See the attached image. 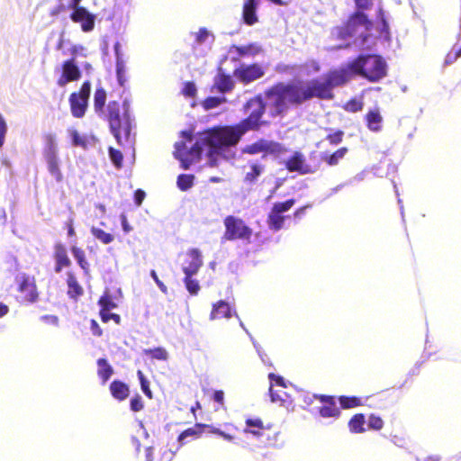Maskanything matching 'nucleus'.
I'll list each match as a JSON object with an SVG mask.
<instances>
[{
    "mask_svg": "<svg viewBox=\"0 0 461 461\" xmlns=\"http://www.w3.org/2000/svg\"><path fill=\"white\" fill-rule=\"evenodd\" d=\"M344 131L342 130H337L334 132H330L326 135V140L332 146H337L342 142L344 138Z\"/></svg>",
    "mask_w": 461,
    "mask_h": 461,
    "instance_id": "nucleus-51",
    "label": "nucleus"
},
{
    "mask_svg": "<svg viewBox=\"0 0 461 461\" xmlns=\"http://www.w3.org/2000/svg\"><path fill=\"white\" fill-rule=\"evenodd\" d=\"M285 168L289 172H298L301 175L312 174L315 172L311 166L305 163V158L300 151H294L285 162Z\"/></svg>",
    "mask_w": 461,
    "mask_h": 461,
    "instance_id": "nucleus-15",
    "label": "nucleus"
},
{
    "mask_svg": "<svg viewBox=\"0 0 461 461\" xmlns=\"http://www.w3.org/2000/svg\"><path fill=\"white\" fill-rule=\"evenodd\" d=\"M61 69V76L57 80L58 86L61 87L65 86L69 82L77 81L81 77V71L74 59L65 60L62 63Z\"/></svg>",
    "mask_w": 461,
    "mask_h": 461,
    "instance_id": "nucleus-14",
    "label": "nucleus"
},
{
    "mask_svg": "<svg viewBox=\"0 0 461 461\" xmlns=\"http://www.w3.org/2000/svg\"><path fill=\"white\" fill-rule=\"evenodd\" d=\"M368 429H374V430H380L384 427V420L381 417L371 414L368 417V422H367Z\"/></svg>",
    "mask_w": 461,
    "mask_h": 461,
    "instance_id": "nucleus-54",
    "label": "nucleus"
},
{
    "mask_svg": "<svg viewBox=\"0 0 461 461\" xmlns=\"http://www.w3.org/2000/svg\"><path fill=\"white\" fill-rule=\"evenodd\" d=\"M70 250L78 266L84 271L85 275H89L90 265L86 259L85 250L77 246H72Z\"/></svg>",
    "mask_w": 461,
    "mask_h": 461,
    "instance_id": "nucleus-33",
    "label": "nucleus"
},
{
    "mask_svg": "<svg viewBox=\"0 0 461 461\" xmlns=\"http://www.w3.org/2000/svg\"><path fill=\"white\" fill-rule=\"evenodd\" d=\"M285 217L281 213L276 212L273 208L271 209L267 216V225L273 230H279L284 227Z\"/></svg>",
    "mask_w": 461,
    "mask_h": 461,
    "instance_id": "nucleus-36",
    "label": "nucleus"
},
{
    "mask_svg": "<svg viewBox=\"0 0 461 461\" xmlns=\"http://www.w3.org/2000/svg\"><path fill=\"white\" fill-rule=\"evenodd\" d=\"M364 107V103L361 99L351 98L347 101L342 108L348 113H357L362 111Z\"/></svg>",
    "mask_w": 461,
    "mask_h": 461,
    "instance_id": "nucleus-46",
    "label": "nucleus"
},
{
    "mask_svg": "<svg viewBox=\"0 0 461 461\" xmlns=\"http://www.w3.org/2000/svg\"><path fill=\"white\" fill-rule=\"evenodd\" d=\"M261 47L256 43H249L244 46L233 45L230 52H234L236 56L232 57L233 61H238L243 57L256 56L261 52Z\"/></svg>",
    "mask_w": 461,
    "mask_h": 461,
    "instance_id": "nucleus-24",
    "label": "nucleus"
},
{
    "mask_svg": "<svg viewBox=\"0 0 461 461\" xmlns=\"http://www.w3.org/2000/svg\"><path fill=\"white\" fill-rule=\"evenodd\" d=\"M70 9L72 10L69 15L71 21L80 24L81 30L84 32H89L94 30L95 24V15L94 14L82 5Z\"/></svg>",
    "mask_w": 461,
    "mask_h": 461,
    "instance_id": "nucleus-12",
    "label": "nucleus"
},
{
    "mask_svg": "<svg viewBox=\"0 0 461 461\" xmlns=\"http://www.w3.org/2000/svg\"><path fill=\"white\" fill-rule=\"evenodd\" d=\"M203 148H207V144L202 140V132H200L197 140L187 151L186 163L198 161L201 158Z\"/></svg>",
    "mask_w": 461,
    "mask_h": 461,
    "instance_id": "nucleus-32",
    "label": "nucleus"
},
{
    "mask_svg": "<svg viewBox=\"0 0 461 461\" xmlns=\"http://www.w3.org/2000/svg\"><path fill=\"white\" fill-rule=\"evenodd\" d=\"M212 399L215 402L219 403L224 408V392L222 390H217L213 393Z\"/></svg>",
    "mask_w": 461,
    "mask_h": 461,
    "instance_id": "nucleus-62",
    "label": "nucleus"
},
{
    "mask_svg": "<svg viewBox=\"0 0 461 461\" xmlns=\"http://www.w3.org/2000/svg\"><path fill=\"white\" fill-rule=\"evenodd\" d=\"M146 196V194L143 190L138 189L134 193V201L137 205H140Z\"/></svg>",
    "mask_w": 461,
    "mask_h": 461,
    "instance_id": "nucleus-64",
    "label": "nucleus"
},
{
    "mask_svg": "<svg viewBox=\"0 0 461 461\" xmlns=\"http://www.w3.org/2000/svg\"><path fill=\"white\" fill-rule=\"evenodd\" d=\"M194 176L193 175H186V174H181L178 176L176 180L177 187L181 191H186L190 189L194 185Z\"/></svg>",
    "mask_w": 461,
    "mask_h": 461,
    "instance_id": "nucleus-44",
    "label": "nucleus"
},
{
    "mask_svg": "<svg viewBox=\"0 0 461 461\" xmlns=\"http://www.w3.org/2000/svg\"><path fill=\"white\" fill-rule=\"evenodd\" d=\"M108 151H109V157H110L113 164L115 166V167L121 168L122 166V161H123L122 153L120 150L115 149L112 147L109 148Z\"/></svg>",
    "mask_w": 461,
    "mask_h": 461,
    "instance_id": "nucleus-52",
    "label": "nucleus"
},
{
    "mask_svg": "<svg viewBox=\"0 0 461 461\" xmlns=\"http://www.w3.org/2000/svg\"><path fill=\"white\" fill-rule=\"evenodd\" d=\"M212 433L216 434L223 438L225 440L231 441L233 440L234 437L229 433H226L222 430H221L218 428H215L214 426L211 424H204V423H195L193 427L188 428L182 431L178 436V441L180 443H183L184 440L188 438L192 437L194 438H198L202 436L203 433Z\"/></svg>",
    "mask_w": 461,
    "mask_h": 461,
    "instance_id": "nucleus-11",
    "label": "nucleus"
},
{
    "mask_svg": "<svg viewBox=\"0 0 461 461\" xmlns=\"http://www.w3.org/2000/svg\"><path fill=\"white\" fill-rule=\"evenodd\" d=\"M15 283L23 303H33L38 300L39 294L34 276L22 273L15 277Z\"/></svg>",
    "mask_w": 461,
    "mask_h": 461,
    "instance_id": "nucleus-10",
    "label": "nucleus"
},
{
    "mask_svg": "<svg viewBox=\"0 0 461 461\" xmlns=\"http://www.w3.org/2000/svg\"><path fill=\"white\" fill-rule=\"evenodd\" d=\"M43 139L45 146L42 155L46 161L48 170L57 182H61L63 180V174L60 169V160L55 135L49 132L43 135Z\"/></svg>",
    "mask_w": 461,
    "mask_h": 461,
    "instance_id": "nucleus-6",
    "label": "nucleus"
},
{
    "mask_svg": "<svg viewBox=\"0 0 461 461\" xmlns=\"http://www.w3.org/2000/svg\"><path fill=\"white\" fill-rule=\"evenodd\" d=\"M203 266V258L198 249H190L185 255L182 270L185 275H195Z\"/></svg>",
    "mask_w": 461,
    "mask_h": 461,
    "instance_id": "nucleus-16",
    "label": "nucleus"
},
{
    "mask_svg": "<svg viewBox=\"0 0 461 461\" xmlns=\"http://www.w3.org/2000/svg\"><path fill=\"white\" fill-rule=\"evenodd\" d=\"M269 393H270L271 400L274 402H280V404H285V402H290L287 399L288 395L283 390L275 391L271 385L269 388Z\"/></svg>",
    "mask_w": 461,
    "mask_h": 461,
    "instance_id": "nucleus-48",
    "label": "nucleus"
},
{
    "mask_svg": "<svg viewBox=\"0 0 461 461\" xmlns=\"http://www.w3.org/2000/svg\"><path fill=\"white\" fill-rule=\"evenodd\" d=\"M68 134L71 138L72 144L75 147H85L86 144V141L84 137H82L79 132L75 129H69Z\"/></svg>",
    "mask_w": 461,
    "mask_h": 461,
    "instance_id": "nucleus-53",
    "label": "nucleus"
},
{
    "mask_svg": "<svg viewBox=\"0 0 461 461\" xmlns=\"http://www.w3.org/2000/svg\"><path fill=\"white\" fill-rule=\"evenodd\" d=\"M100 312L110 311L117 307L116 303L113 301L112 294L109 292H104L98 300Z\"/></svg>",
    "mask_w": 461,
    "mask_h": 461,
    "instance_id": "nucleus-38",
    "label": "nucleus"
},
{
    "mask_svg": "<svg viewBox=\"0 0 461 461\" xmlns=\"http://www.w3.org/2000/svg\"><path fill=\"white\" fill-rule=\"evenodd\" d=\"M99 315L101 318V321L104 323L108 322L109 321H113L115 324L120 325L122 319L121 316L117 313H111L109 311L105 312H99Z\"/></svg>",
    "mask_w": 461,
    "mask_h": 461,
    "instance_id": "nucleus-55",
    "label": "nucleus"
},
{
    "mask_svg": "<svg viewBox=\"0 0 461 461\" xmlns=\"http://www.w3.org/2000/svg\"><path fill=\"white\" fill-rule=\"evenodd\" d=\"M112 396L119 402L126 400L130 395V388L127 384L120 380H113L109 386Z\"/></svg>",
    "mask_w": 461,
    "mask_h": 461,
    "instance_id": "nucleus-26",
    "label": "nucleus"
},
{
    "mask_svg": "<svg viewBox=\"0 0 461 461\" xmlns=\"http://www.w3.org/2000/svg\"><path fill=\"white\" fill-rule=\"evenodd\" d=\"M246 427L243 431L245 434H250L255 438H258L259 433H261L266 426L263 420L258 417H250L246 419L245 420Z\"/></svg>",
    "mask_w": 461,
    "mask_h": 461,
    "instance_id": "nucleus-30",
    "label": "nucleus"
},
{
    "mask_svg": "<svg viewBox=\"0 0 461 461\" xmlns=\"http://www.w3.org/2000/svg\"><path fill=\"white\" fill-rule=\"evenodd\" d=\"M125 73H126L125 63L121 57L117 56L116 75H117V79H118L119 85L122 86H123L124 83L126 82Z\"/></svg>",
    "mask_w": 461,
    "mask_h": 461,
    "instance_id": "nucleus-47",
    "label": "nucleus"
},
{
    "mask_svg": "<svg viewBox=\"0 0 461 461\" xmlns=\"http://www.w3.org/2000/svg\"><path fill=\"white\" fill-rule=\"evenodd\" d=\"M285 152H286V149L281 143L263 138L244 146L241 149L242 154H262V158L268 155L279 156Z\"/></svg>",
    "mask_w": 461,
    "mask_h": 461,
    "instance_id": "nucleus-8",
    "label": "nucleus"
},
{
    "mask_svg": "<svg viewBox=\"0 0 461 461\" xmlns=\"http://www.w3.org/2000/svg\"><path fill=\"white\" fill-rule=\"evenodd\" d=\"M233 314L237 315L235 310L227 302L219 300L212 305L210 320L230 319Z\"/></svg>",
    "mask_w": 461,
    "mask_h": 461,
    "instance_id": "nucleus-20",
    "label": "nucleus"
},
{
    "mask_svg": "<svg viewBox=\"0 0 461 461\" xmlns=\"http://www.w3.org/2000/svg\"><path fill=\"white\" fill-rule=\"evenodd\" d=\"M459 54L457 53L456 50H451L450 52H448L446 56V59H445V65H449V64H452L453 62H455L458 58H459Z\"/></svg>",
    "mask_w": 461,
    "mask_h": 461,
    "instance_id": "nucleus-63",
    "label": "nucleus"
},
{
    "mask_svg": "<svg viewBox=\"0 0 461 461\" xmlns=\"http://www.w3.org/2000/svg\"><path fill=\"white\" fill-rule=\"evenodd\" d=\"M314 99L307 80L277 82L267 88L262 95L250 98L246 107L255 106L248 117L236 123L244 135L249 131H258L268 122L262 120L267 112L270 118L284 117L293 106L298 107Z\"/></svg>",
    "mask_w": 461,
    "mask_h": 461,
    "instance_id": "nucleus-1",
    "label": "nucleus"
},
{
    "mask_svg": "<svg viewBox=\"0 0 461 461\" xmlns=\"http://www.w3.org/2000/svg\"><path fill=\"white\" fill-rule=\"evenodd\" d=\"M225 230L222 239L225 240H243L250 242L253 230L246 222L239 217L228 215L223 219Z\"/></svg>",
    "mask_w": 461,
    "mask_h": 461,
    "instance_id": "nucleus-7",
    "label": "nucleus"
},
{
    "mask_svg": "<svg viewBox=\"0 0 461 461\" xmlns=\"http://www.w3.org/2000/svg\"><path fill=\"white\" fill-rule=\"evenodd\" d=\"M90 329L94 336L101 337L103 335V330L101 329L97 321L94 319L90 321Z\"/></svg>",
    "mask_w": 461,
    "mask_h": 461,
    "instance_id": "nucleus-61",
    "label": "nucleus"
},
{
    "mask_svg": "<svg viewBox=\"0 0 461 461\" xmlns=\"http://www.w3.org/2000/svg\"><path fill=\"white\" fill-rule=\"evenodd\" d=\"M91 92V83L85 81L78 92H73L68 98L70 111L75 118L84 117L88 107V99Z\"/></svg>",
    "mask_w": 461,
    "mask_h": 461,
    "instance_id": "nucleus-9",
    "label": "nucleus"
},
{
    "mask_svg": "<svg viewBox=\"0 0 461 461\" xmlns=\"http://www.w3.org/2000/svg\"><path fill=\"white\" fill-rule=\"evenodd\" d=\"M376 14H377V18L379 19V21L381 22V24H382L381 34L384 37L385 40H389L390 39L389 24L386 21L384 11L381 5L377 8Z\"/></svg>",
    "mask_w": 461,
    "mask_h": 461,
    "instance_id": "nucleus-43",
    "label": "nucleus"
},
{
    "mask_svg": "<svg viewBox=\"0 0 461 461\" xmlns=\"http://www.w3.org/2000/svg\"><path fill=\"white\" fill-rule=\"evenodd\" d=\"M249 170L244 176V182L249 184H255L258 177L265 172V165L258 160H249L248 162Z\"/></svg>",
    "mask_w": 461,
    "mask_h": 461,
    "instance_id": "nucleus-25",
    "label": "nucleus"
},
{
    "mask_svg": "<svg viewBox=\"0 0 461 461\" xmlns=\"http://www.w3.org/2000/svg\"><path fill=\"white\" fill-rule=\"evenodd\" d=\"M373 27L374 22L371 18L352 13L343 23L331 29V36L339 41L354 39V43H358L365 49L371 36L369 32Z\"/></svg>",
    "mask_w": 461,
    "mask_h": 461,
    "instance_id": "nucleus-3",
    "label": "nucleus"
},
{
    "mask_svg": "<svg viewBox=\"0 0 461 461\" xmlns=\"http://www.w3.org/2000/svg\"><path fill=\"white\" fill-rule=\"evenodd\" d=\"M257 7V0H245L242 9V17L247 25H253L258 21L256 14Z\"/></svg>",
    "mask_w": 461,
    "mask_h": 461,
    "instance_id": "nucleus-27",
    "label": "nucleus"
},
{
    "mask_svg": "<svg viewBox=\"0 0 461 461\" xmlns=\"http://www.w3.org/2000/svg\"><path fill=\"white\" fill-rule=\"evenodd\" d=\"M242 136L236 124L214 126L202 131V140L207 144L209 158L221 155L228 148L236 146Z\"/></svg>",
    "mask_w": 461,
    "mask_h": 461,
    "instance_id": "nucleus-5",
    "label": "nucleus"
},
{
    "mask_svg": "<svg viewBox=\"0 0 461 461\" xmlns=\"http://www.w3.org/2000/svg\"><path fill=\"white\" fill-rule=\"evenodd\" d=\"M91 233L95 239L104 244H109L113 241L114 238L111 233L104 231L102 229L92 227Z\"/></svg>",
    "mask_w": 461,
    "mask_h": 461,
    "instance_id": "nucleus-45",
    "label": "nucleus"
},
{
    "mask_svg": "<svg viewBox=\"0 0 461 461\" xmlns=\"http://www.w3.org/2000/svg\"><path fill=\"white\" fill-rule=\"evenodd\" d=\"M97 375L102 380L103 384H105L113 374V369L105 358H99L97 360Z\"/></svg>",
    "mask_w": 461,
    "mask_h": 461,
    "instance_id": "nucleus-34",
    "label": "nucleus"
},
{
    "mask_svg": "<svg viewBox=\"0 0 461 461\" xmlns=\"http://www.w3.org/2000/svg\"><path fill=\"white\" fill-rule=\"evenodd\" d=\"M339 402L341 408L351 409L362 405L361 399L357 396H339Z\"/></svg>",
    "mask_w": 461,
    "mask_h": 461,
    "instance_id": "nucleus-41",
    "label": "nucleus"
},
{
    "mask_svg": "<svg viewBox=\"0 0 461 461\" xmlns=\"http://www.w3.org/2000/svg\"><path fill=\"white\" fill-rule=\"evenodd\" d=\"M279 431L272 425L266 424L263 431L256 439L260 447H278L281 444L278 441Z\"/></svg>",
    "mask_w": 461,
    "mask_h": 461,
    "instance_id": "nucleus-18",
    "label": "nucleus"
},
{
    "mask_svg": "<svg viewBox=\"0 0 461 461\" xmlns=\"http://www.w3.org/2000/svg\"><path fill=\"white\" fill-rule=\"evenodd\" d=\"M66 283L68 286L67 294L68 298L77 302L78 299L84 294V288L79 284L76 274L73 271H68L67 273Z\"/></svg>",
    "mask_w": 461,
    "mask_h": 461,
    "instance_id": "nucleus-22",
    "label": "nucleus"
},
{
    "mask_svg": "<svg viewBox=\"0 0 461 461\" xmlns=\"http://www.w3.org/2000/svg\"><path fill=\"white\" fill-rule=\"evenodd\" d=\"M143 354L151 359L167 360L168 354L164 348L158 347L155 348H147L143 350Z\"/></svg>",
    "mask_w": 461,
    "mask_h": 461,
    "instance_id": "nucleus-39",
    "label": "nucleus"
},
{
    "mask_svg": "<svg viewBox=\"0 0 461 461\" xmlns=\"http://www.w3.org/2000/svg\"><path fill=\"white\" fill-rule=\"evenodd\" d=\"M107 94L104 87H96L94 93V110L99 116L104 114Z\"/></svg>",
    "mask_w": 461,
    "mask_h": 461,
    "instance_id": "nucleus-31",
    "label": "nucleus"
},
{
    "mask_svg": "<svg viewBox=\"0 0 461 461\" xmlns=\"http://www.w3.org/2000/svg\"><path fill=\"white\" fill-rule=\"evenodd\" d=\"M137 376H138V378L140 380V387H141V390L144 393V394L149 399H152L153 395H152V392H151V390L149 388V383L147 380V378L145 377L143 372L141 370H138L137 371Z\"/></svg>",
    "mask_w": 461,
    "mask_h": 461,
    "instance_id": "nucleus-49",
    "label": "nucleus"
},
{
    "mask_svg": "<svg viewBox=\"0 0 461 461\" xmlns=\"http://www.w3.org/2000/svg\"><path fill=\"white\" fill-rule=\"evenodd\" d=\"M264 74V68L258 63L240 66L233 72L234 77L243 84H249L259 79Z\"/></svg>",
    "mask_w": 461,
    "mask_h": 461,
    "instance_id": "nucleus-13",
    "label": "nucleus"
},
{
    "mask_svg": "<svg viewBox=\"0 0 461 461\" xmlns=\"http://www.w3.org/2000/svg\"><path fill=\"white\" fill-rule=\"evenodd\" d=\"M313 397L319 400L322 406L319 408V413L323 418H338L340 410L336 404L335 397L325 394H314Z\"/></svg>",
    "mask_w": 461,
    "mask_h": 461,
    "instance_id": "nucleus-17",
    "label": "nucleus"
},
{
    "mask_svg": "<svg viewBox=\"0 0 461 461\" xmlns=\"http://www.w3.org/2000/svg\"><path fill=\"white\" fill-rule=\"evenodd\" d=\"M295 203V200L294 198L288 199L285 202H277L273 204V209L283 214L285 212H288Z\"/></svg>",
    "mask_w": 461,
    "mask_h": 461,
    "instance_id": "nucleus-50",
    "label": "nucleus"
},
{
    "mask_svg": "<svg viewBox=\"0 0 461 461\" xmlns=\"http://www.w3.org/2000/svg\"><path fill=\"white\" fill-rule=\"evenodd\" d=\"M53 258L55 260L54 271L56 273H60L64 268H68L72 265L67 249L61 242L54 244Z\"/></svg>",
    "mask_w": 461,
    "mask_h": 461,
    "instance_id": "nucleus-19",
    "label": "nucleus"
},
{
    "mask_svg": "<svg viewBox=\"0 0 461 461\" xmlns=\"http://www.w3.org/2000/svg\"><path fill=\"white\" fill-rule=\"evenodd\" d=\"M181 135L185 140L175 144L174 156L182 162L184 168H187L186 155L188 150L186 149L185 143L192 141L193 133L192 131H183Z\"/></svg>",
    "mask_w": 461,
    "mask_h": 461,
    "instance_id": "nucleus-23",
    "label": "nucleus"
},
{
    "mask_svg": "<svg viewBox=\"0 0 461 461\" xmlns=\"http://www.w3.org/2000/svg\"><path fill=\"white\" fill-rule=\"evenodd\" d=\"M355 4V11L353 14H358L359 16L368 17L366 14V11H369L374 6V0H353Z\"/></svg>",
    "mask_w": 461,
    "mask_h": 461,
    "instance_id": "nucleus-37",
    "label": "nucleus"
},
{
    "mask_svg": "<svg viewBox=\"0 0 461 461\" xmlns=\"http://www.w3.org/2000/svg\"><path fill=\"white\" fill-rule=\"evenodd\" d=\"M212 88L220 93L225 94L234 88V81L230 75L226 74L221 68H219L213 79Z\"/></svg>",
    "mask_w": 461,
    "mask_h": 461,
    "instance_id": "nucleus-21",
    "label": "nucleus"
},
{
    "mask_svg": "<svg viewBox=\"0 0 461 461\" xmlns=\"http://www.w3.org/2000/svg\"><path fill=\"white\" fill-rule=\"evenodd\" d=\"M208 37V31L205 28H200L199 31L195 33V41L198 44H202L207 40Z\"/></svg>",
    "mask_w": 461,
    "mask_h": 461,
    "instance_id": "nucleus-58",
    "label": "nucleus"
},
{
    "mask_svg": "<svg viewBox=\"0 0 461 461\" xmlns=\"http://www.w3.org/2000/svg\"><path fill=\"white\" fill-rule=\"evenodd\" d=\"M193 276L194 275H185L183 281L188 293L191 295H196L198 294L201 286L198 280L193 278Z\"/></svg>",
    "mask_w": 461,
    "mask_h": 461,
    "instance_id": "nucleus-40",
    "label": "nucleus"
},
{
    "mask_svg": "<svg viewBox=\"0 0 461 461\" xmlns=\"http://www.w3.org/2000/svg\"><path fill=\"white\" fill-rule=\"evenodd\" d=\"M131 410L132 411H140L144 408V403L140 395L136 394L131 398L130 402Z\"/></svg>",
    "mask_w": 461,
    "mask_h": 461,
    "instance_id": "nucleus-57",
    "label": "nucleus"
},
{
    "mask_svg": "<svg viewBox=\"0 0 461 461\" xmlns=\"http://www.w3.org/2000/svg\"><path fill=\"white\" fill-rule=\"evenodd\" d=\"M268 378L271 380L272 383H274L276 385L282 387L283 389L285 388V383L282 376L275 375L274 373H270L268 375Z\"/></svg>",
    "mask_w": 461,
    "mask_h": 461,
    "instance_id": "nucleus-60",
    "label": "nucleus"
},
{
    "mask_svg": "<svg viewBox=\"0 0 461 461\" xmlns=\"http://www.w3.org/2000/svg\"><path fill=\"white\" fill-rule=\"evenodd\" d=\"M182 94L185 97L194 98L197 94V89L194 82L188 81L184 84Z\"/></svg>",
    "mask_w": 461,
    "mask_h": 461,
    "instance_id": "nucleus-56",
    "label": "nucleus"
},
{
    "mask_svg": "<svg viewBox=\"0 0 461 461\" xmlns=\"http://www.w3.org/2000/svg\"><path fill=\"white\" fill-rule=\"evenodd\" d=\"M387 76V64L377 54H360L345 66L325 73L321 77L307 80L314 98L332 100L333 89L344 86L356 77L376 83Z\"/></svg>",
    "mask_w": 461,
    "mask_h": 461,
    "instance_id": "nucleus-2",
    "label": "nucleus"
},
{
    "mask_svg": "<svg viewBox=\"0 0 461 461\" xmlns=\"http://www.w3.org/2000/svg\"><path fill=\"white\" fill-rule=\"evenodd\" d=\"M366 418L363 413H357L351 417L348 421V429L352 433H363L366 431L364 427Z\"/></svg>",
    "mask_w": 461,
    "mask_h": 461,
    "instance_id": "nucleus-35",
    "label": "nucleus"
},
{
    "mask_svg": "<svg viewBox=\"0 0 461 461\" xmlns=\"http://www.w3.org/2000/svg\"><path fill=\"white\" fill-rule=\"evenodd\" d=\"M6 131H7L6 123L4 120V118L2 117V115H0V148H2L4 145Z\"/></svg>",
    "mask_w": 461,
    "mask_h": 461,
    "instance_id": "nucleus-59",
    "label": "nucleus"
},
{
    "mask_svg": "<svg viewBox=\"0 0 461 461\" xmlns=\"http://www.w3.org/2000/svg\"><path fill=\"white\" fill-rule=\"evenodd\" d=\"M348 152L347 147H340L332 153H323L321 157V160L330 167H335L346 157Z\"/></svg>",
    "mask_w": 461,
    "mask_h": 461,
    "instance_id": "nucleus-29",
    "label": "nucleus"
},
{
    "mask_svg": "<svg viewBox=\"0 0 461 461\" xmlns=\"http://www.w3.org/2000/svg\"><path fill=\"white\" fill-rule=\"evenodd\" d=\"M366 127L375 132L380 131L382 129L383 117L379 108H375L367 112L365 116Z\"/></svg>",
    "mask_w": 461,
    "mask_h": 461,
    "instance_id": "nucleus-28",
    "label": "nucleus"
},
{
    "mask_svg": "<svg viewBox=\"0 0 461 461\" xmlns=\"http://www.w3.org/2000/svg\"><path fill=\"white\" fill-rule=\"evenodd\" d=\"M226 101L225 97L209 96L203 100L202 106L204 110L208 111L218 107Z\"/></svg>",
    "mask_w": 461,
    "mask_h": 461,
    "instance_id": "nucleus-42",
    "label": "nucleus"
},
{
    "mask_svg": "<svg viewBox=\"0 0 461 461\" xmlns=\"http://www.w3.org/2000/svg\"><path fill=\"white\" fill-rule=\"evenodd\" d=\"M109 123L110 131L121 146L129 142L131 131L130 104L127 101L120 103L110 101L104 114L102 115Z\"/></svg>",
    "mask_w": 461,
    "mask_h": 461,
    "instance_id": "nucleus-4",
    "label": "nucleus"
}]
</instances>
